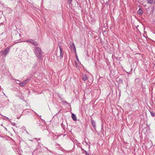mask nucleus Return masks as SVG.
Returning <instances> with one entry per match:
<instances>
[{
    "label": "nucleus",
    "instance_id": "14",
    "mask_svg": "<svg viewBox=\"0 0 155 155\" xmlns=\"http://www.w3.org/2000/svg\"><path fill=\"white\" fill-rule=\"evenodd\" d=\"M84 151L86 155H89V154L87 153V152L86 151Z\"/></svg>",
    "mask_w": 155,
    "mask_h": 155
},
{
    "label": "nucleus",
    "instance_id": "5",
    "mask_svg": "<svg viewBox=\"0 0 155 155\" xmlns=\"http://www.w3.org/2000/svg\"><path fill=\"white\" fill-rule=\"evenodd\" d=\"M82 79L84 81H87L88 77L86 74H83L82 75Z\"/></svg>",
    "mask_w": 155,
    "mask_h": 155
},
{
    "label": "nucleus",
    "instance_id": "10",
    "mask_svg": "<svg viewBox=\"0 0 155 155\" xmlns=\"http://www.w3.org/2000/svg\"><path fill=\"white\" fill-rule=\"evenodd\" d=\"M72 47L73 48L75 52L76 53V48L75 47V45H74V44L73 43H72Z\"/></svg>",
    "mask_w": 155,
    "mask_h": 155
},
{
    "label": "nucleus",
    "instance_id": "13",
    "mask_svg": "<svg viewBox=\"0 0 155 155\" xmlns=\"http://www.w3.org/2000/svg\"><path fill=\"white\" fill-rule=\"evenodd\" d=\"M72 0H68V2L69 4H70L72 2Z\"/></svg>",
    "mask_w": 155,
    "mask_h": 155
},
{
    "label": "nucleus",
    "instance_id": "1",
    "mask_svg": "<svg viewBox=\"0 0 155 155\" xmlns=\"http://www.w3.org/2000/svg\"><path fill=\"white\" fill-rule=\"evenodd\" d=\"M35 53L36 56L39 60H41L42 58V53L41 49L38 47H36L35 49Z\"/></svg>",
    "mask_w": 155,
    "mask_h": 155
},
{
    "label": "nucleus",
    "instance_id": "9",
    "mask_svg": "<svg viewBox=\"0 0 155 155\" xmlns=\"http://www.w3.org/2000/svg\"><path fill=\"white\" fill-rule=\"evenodd\" d=\"M91 124H92V125L94 127H95V121L94 120H91Z\"/></svg>",
    "mask_w": 155,
    "mask_h": 155
},
{
    "label": "nucleus",
    "instance_id": "6",
    "mask_svg": "<svg viewBox=\"0 0 155 155\" xmlns=\"http://www.w3.org/2000/svg\"><path fill=\"white\" fill-rule=\"evenodd\" d=\"M59 48L60 50V57L61 58H62L63 57V53L62 48L61 47H59Z\"/></svg>",
    "mask_w": 155,
    "mask_h": 155
},
{
    "label": "nucleus",
    "instance_id": "16",
    "mask_svg": "<svg viewBox=\"0 0 155 155\" xmlns=\"http://www.w3.org/2000/svg\"><path fill=\"white\" fill-rule=\"evenodd\" d=\"M15 81H17L18 82H20V81L19 80H15Z\"/></svg>",
    "mask_w": 155,
    "mask_h": 155
},
{
    "label": "nucleus",
    "instance_id": "11",
    "mask_svg": "<svg viewBox=\"0 0 155 155\" xmlns=\"http://www.w3.org/2000/svg\"><path fill=\"white\" fill-rule=\"evenodd\" d=\"M150 114L151 116L153 117H154L155 116V114L153 112H150Z\"/></svg>",
    "mask_w": 155,
    "mask_h": 155
},
{
    "label": "nucleus",
    "instance_id": "3",
    "mask_svg": "<svg viewBox=\"0 0 155 155\" xmlns=\"http://www.w3.org/2000/svg\"><path fill=\"white\" fill-rule=\"evenodd\" d=\"M9 51V49L8 48H6L3 51V54L6 56L8 53Z\"/></svg>",
    "mask_w": 155,
    "mask_h": 155
},
{
    "label": "nucleus",
    "instance_id": "7",
    "mask_svg": "<svg viewBox=\"0 0 155 155\" xmlns=\"http://www.w3.org/2000/svg\"><path fill=\"white\" fill-rule=\"evenodd\" d=\"M71 117L72 119L74 121H76L77 119V117L76 116V115L74 114H71Z\"/></svg>",
    "mask_w": 155,
    "mask_h": 155
},
{
    "label": "nucleus",
    "instance_id": "2",
    "mask_svg": "<svg viewBox=\"0 0 155 155\" xmlns=\"http://www.w3.org/2000/svg\"><path fill=\"white\" fill-rule=\"evenodd\" d=\"M26 42H29L30 43H32L35 46H37L38 45V43L37 42L34 41L32 39L27 40L26 41Z\"/></svg>",
    "mask_w": 155,
    "mask_h": 155
},
{
    "label": "nucleus",
    "instance_id": "12",
    "mask_svg": "<svg viewBox=\"0 0 155 155\" xmlns=\"http://www.w3.org/2000/svg\"><path fill=\"white\" fill-rule=\"evenodd\" d=\"M153 0H148V2L149 4H151L153 2Z\"/></svg>",
    "mask_w": 155,
    "mask_h": 155
},
{
    "label": "nucleus",
    "instance_id": "8",
    "mask_svg": "<svg viewBox=\"0 0 155 155\" xmlns=\"http://www.w3.org/2000/svg\"><path fill=\"white\" fill-rule=\"evenodd\" d=\"M137 13L140 15H141L143 14V11L140 8L137 12Z\"/></svg>",
    "mask_w": 155,
    "mask_h": 155
},
{
    "label": "nucleus",
    "instance_id": "15",
    "mask_svg": "<svg viewBox=\"0 0 155 155\" xmlns=\"http://www.w3.org/2000/svg\"><path fill=\"white\" fill-rule=\"evenodd\" d=\"M15 81H17L18 82H20V81L19 80H15Z\"/></svg>",
    "mask_w": 155,
    "mask_h": 155
},
{
    "label": "nucleus",
    "instance_id": "17",
    "mask_svg": "<svg viewBox=\"0 0 155 155\" xmlns=\"http://www.w3.org/2000/svg\"><path fill=\"white\" fill-rule=\"evenodd\" d=\"M76 57H77V60H78V58H77V56H76Z\"/></svg>",
    "mask_w": 155,
    "mask_h": 155
},
{
    "label": "nucleus",
    "instance_id": "4",
    "mask_svg": "<svg viewBox=\"0 0 155 155\" xmlns=\"http://www.w3.org/2000/svg\"><path fill=\"white\" fill-rule=\"evenodd\" d=\"M28 80H27L24 81L22 82L19 83L18 84H19L20 86L21 87H23L26 84V83L28 81ZM17 83H18V82Z\"/></svg>",
    "mask_w": 155,
    "mask_h": 155
}]
</instances>
